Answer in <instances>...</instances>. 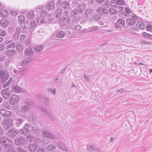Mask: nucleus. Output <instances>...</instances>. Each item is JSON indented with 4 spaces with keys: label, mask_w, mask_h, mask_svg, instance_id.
Returning a JSON list of instances; mask_svg holds the SVG:
<instances>
[{
    "label": "nucleus",
    "mask_w": 152,
    "mask_h": 152,
    "mask_svg": "<svg viewBox=\"0 0 152 152\" xmlns=\"http://www.w3.org/2000/svg\"><path fill=\"white\" fill-rule=\"evenodd\" d=\"M0 143L6 149V152H17L13 147L12 141L10 139L0 137Z\"/></svg>",
    "instance_id": "f257e3e1"
},
{
    "label": "nucleus",
    "mask_w": 152,
    "mask_h": 152,
    "mask_svg": "<svg viewBox=\"0 0 152 152\" xmlns=\"http://www.w3.org/2000/svg\"><path fill=\"white\" fill-rule=\"evenodd\" d=\"M59 20L60 24L63 26H65L69 23L71 19L69 17L67 11H65L63 12L62 16L59 18Z\"/></svg>",
    "instance_id": "f03ea898"
},
{
    "label": "nucleus",
    "mask_w": 152,
    "mask_h": 152,
    "mask_svg": "<svg viewBox=\"0 0 152 152\" xmlns=\"http://www.w3.org/2000/svg\"><path fill=\"white\" fill-rule=\"evenodd\" d=\"M56 4H59L60 6L64 10H66L70 8V4L69 2L67 1L63 0H58L56 2Z\"/></svg>",
    "instance_id": "7ed1b4c3"
},
{
    "label": "nucleus",
    "mask_w": 152,
    "mask_h": 152,
    "mask_svg": "<svg viewBox=\"0 0 152 152\" xmlns=\"http://www.w3.org/2000/svg\"><path fill=\"white\" fill-rule=\"evenodd\" d=\"M30 107L26 105L21 106L17 109V113L18 115H20L22 113H25L30 110Z\"/></svg>",
    "instance_id": "20e7f679"
},
{
    "label": "nucleus",
    "mask_w": 152,
    "mask_h": 152,
    "mask_svg": "<svg viewBox=\"0 0 152 152\" xmlns=\"http://www.w3.org/2000/svg\"><path fill=\"white\" fill-rule=\"evenodd\" d=\"M3 122L4 128L5 130L9 129L12 124V121L11 119L4 120Z\"/></svg>",
    "instance_id": "39448f33"
},
{
    "label": "nucleus",
    "mask_w": 152,
    "mask_h": 152,
    "mask_svg": "<svg viewBox=\"0 0 152 152\" xmlns=\"http://www.w3.org/2000/svg\"><path fill=\"white\" fill-rule=\"evenodd\" d=\"M20 100L19 96L16 94L12 95L9 99L10 103L11 105H14L17 103Z\"/></svg>",
    "instance_id": "423d86ee"
},
{
    "label": "nucleus",
    "mask_w": 152,
    "mask_h": 152,
    "mask_svg": "<svg viewBox=\"0 0 152 152\" xmlns=\"http://www.w3.org/2000/svg\"><path fill=\"white\" fill-rule=\"evenodd\" d=\"M1 94L3 98L5 99H7L11 94V92L9 88L2 90L1 91Z\"/></svg>",
    "instance_id": "0eeeda50"
},
{
    "label": "nucleus",
    "mask_w": 152,
    "mask_h": 152,
    "mask_svg": "<svg viewBox=\"0 0 152 152\" xmlns=\"http://www.w3.org/2000/svg\"><path fill=\"white\" fill-rule=\"evenodd\" d=\"M39 109L41 110V112H43L49 118L53 120H54L55 118L53 115L48 111L47 109L42 107H40Z\"/></svg>",
    "instance_id": "6e6552de"
},
{
    "label": "nucleus",
    "mask_w": 152,
    "mask_h": 152,
    "mask_svg": "<svg viewBox=\"0 0 152 152\" xmlns=\"http://www.w3.org/2000/svg\"><path fill=\"white\" fill-rule=\"evenodd\" d=\"M26 142V140L23 137H20L16 139L15 141V144L17 145H24Z\"/></svg>",
    "instance_id": "1a4fd4ad"
},
{
    "label": "nucleus",
    "mask_w": 152,
    "mask_h": 152,
    "mask_svg": "<svg viewBox=\"0 0 152 152\" xmlns=\"http://www.w3.org/2000/svg\"><path fill=\"white\" fill-rule=\"evenodd\" d=\"M19 133L18 130L14 128L10 129L7 132V134L11 138H13L15 137Z\"/></svg>",
    "instance_id": "9d476101"
},
{
    "label": "nucleus",
    "mask_w": 152,
    "mask_h": 152,
    "mask_svg": "<svg viewBox=\"0 0 152 152\" xmlns=\"http://www.w3.org/2000/svg\"><path fill=\"white\" fill-rule=\"evenodd\" d=\"M9 77L8 74L6 71H0V78L2 79V82H5Z\"/></svg>",
    "instance_id": "9b49d317"
},
{
    "label": "nucleus",
    "mask_w": 152,
    "mask_h": 152,
    "mask_svg": "<svg viewBox=\"0 0 152 152\" xmlns=\"http://www.w3.org/2000/svg\"><path fill=\"white\" fill-rule=\"evenodd\" d=\"M1 115L5 118H9L11 117L12 115V112L7 111L4 109H1L0 110Z\"/></svg>",
    "instance_id": "f8f14e48"
},
{
    "label": "nucleus",
    "mask_w": 152,
    "mask_h": 152,
    "mask_svg": "<svg viewBox=\"0 0 152 152\" xmlns=\"http://www.w3.org/2000/svg\"><path fill=\"white\" fill-rule=\"evenodd\" d=\"M34 51L31 48L29 47L26 48L24 50V54L25 56H31L34 54Z\"/></svg>",
    "instance_id": "ddd939ff"
},
{
    "label": "nucleus",
    "mask_w": 152,
    "mask_h": 152,
    "mask_svg": "<svg viewBox=\"0 0 152 152\" xmlns=\"http://www.w3.org/2000/svg\"><path fill=\"white\" fill-rule=\"evenodd\" d=\"M42 133L46 137L51 139H53L55 138V136L51 132L47 130H44L42 132Z\"/></svg>",
    "instance_id": "4468645a"
},
{
    "label": "nucleus",
    "mask_w": 152,
    "mask_h": 152,
    "mask_svg": "<svg viewBox=\"0 0 152 152\" xmlns=\"http://www.w3.org/2000/svg\"><path fill=\"white\" fill-rule=\"evenodd\" d=\"M55 7V2L53 1H48L46 5V8L49 11L53 10Z\"/></svg>",
    "instance_id": "2eb2a0df"
},
{
    "label": "nucleus",
    "mask_w": 152,
    "mask_h": 152,
    "mask_svg": "<svg viewBox=\"0 0 152 152\" xmlns=\"http://www.w3.org/2000/svg\"><path fill=\"white\" fill-rule=\"evenodd\" d=\"M14 121L16 126L19 127L23 123L24 120L21 118H16L15 119Z\"/></svg>",
    "instance_id": "dca6fc26"
},
{
    "label": "nucleus",
    "mask_w": 152,
    "mask_h": 152,
    "mask_svg": "<svg viewBox=\"0 0 152 152\" xmlns=\"http://www.w3.org/2000/svg\"><path fill=\"white\" fill-rule=\"evenodd\" d=\"M12 91L15 93L21 92L23 91V89L17 85H14L12 87Z\"/></svg>",
    "instance_id": "f3484780"
},
{
    "label": "nucleus",
    "mask_w": 152,
    "mask_h": 152,
    "mask_svg": "<svg viewBox=\"0 0 152 152\" xmlns=\"http://www.w3.org/2000/svg\"><path fill=\"white\" fill-rule=\"evenodd\" d=\"M23 128L29 132H32L34 130V127L28 123L26 124Z\"/></svg>",
    "instance_id": "a211bd4d"
},
{
    "label": "nucleus",
    "mask_w": 152,
    "mask_h": 152,
    "mask_svg": "<svg viewBox=\"0 0 152 152\" xmlns=\"http://www.w3.org/2000/svg\"><path fill=\"white\" fill-rule=\"evenodd\" d=\"M99 29V27L97 26H92L88 28L85 29V32H90L98 30Z\"/></svg>",
    "instance_id": "6ab92c4d"
},
{
    "label": "nucleus",
    "mask_w": 152,
    "mask_h": 152,
    "mask_svg": "<svg viewBox=\"0 0 152 152\" xmlns=\"http://www.w3.org/2000/svg\"><path fill=\"white\" fill-rule=\"evenodd\" d=\"M16 53V52L14 50H10L5 51L6 54L9 57L13 56Z\"/></svg>",
    "instance_id": "aec40b11"
},
{
    "label": "nucleus",
    "mask_w": 152,
    "mask_h": 152,
    "mask_svg": "<svg viewBox=\"0 0 152 152\" xmlns=\"http://www.w3.org/2000/svg\"><path fill=\"white\" fill-rule=\"evenodd\" d=\"M33 58L31 57H28L23 59L22 62V65L24 66L30 63L32 60Z\"/></svg>",
    "instance_id": "412c9836"
},
{
    "label": "nucleus",
    "mask_w": 152,
    "mask_h": 152,
    "mask_svg": "<svg viewBox=\"0 0 152 152\" xmlns=\"http://www.w3.org/2000/svg\"><path fill=\"white\" fill-rule=\"evenodd\" d=\"M126 23L127 25L129 26H132L135 24V20L134 19L129 18L126 20Z\"/></svg>",
    "instance_id": "4be33fe9"
},
{
    "label": "nucleus",
    "mask_w": 152,
    "mask_h": 152,
    "mask_svg": "<svg viewBox=\"0 0 152 152\" xmlns=\"http://www.w3.org/2000/svg\"><path fill=\"white\" fill-rule=\"evenodd\" d=\"M65 35V32L61 30L57 31L56 33V36L57 37L59 38H62Z\"/></svg>",
    "instance_id": "5701e85b"
},
{
    "label": "nucleus",
    "mask_w": 152,
    "mask_h": 152,
    "mask_svg": "<svg viewBox=\"0 0 152 152\" xmlns=\"http://www.w3.org/2000/svg\"><path fill=\"white\" fill-rule=\"evenodd\" d=\"M125 12H121V14L127 17H129V14L132 12L130 9L128 7L125 8Z\"/></svg>",
    "instance_id": "b1692460"
},
{
    "label": "nucleus",
    "mask_w": 152,
    "mask_h": 152,
    "mask_svg": "<svg viewBox=\"0 0 152 152\" xmlns=\"http://www.w3.org/2000/svg\"><path fill=\"white\" fill-rule=\"evenodd\" d=\"M38 147L39 146L36 144H30L29 146L28 150L31 152H34Z\"/></svg>",
    "instance_id": "393cba45"
},
{
    "label": "nucleus",
    "mask_w": 152,
    "mask_h": 152,
    "mask_svg": "<svg viewBox=\"0 0 152 152\" xmlns=\"http://www.w3.org/2000/svg\"><path fill=\"white\" fill-rule=\"evenodd\" d=\"M62 12L63 10L62 9H57L55 12L54 16L56 18H58L61 16Z\"/></svg>",
    "instance_id": "a878e982"
},
{
    "label": "nucleus",
    "mask_w": 152,
    "mask_h": 152,
    "mask_svg": "<svg viewBox=\"0 0 152 152\" xmlns=\"http://www.w3.org/2000/svg\"><path fill=\"white\" fill-rule=\"evenodd\" d=\"M97 12H98L100 13L103 14H108L109 13L108 10L107 9L103 7H100L97 10Z\"/></svg>",
    "instance_id": "bb28decb"
},
{
    "label": "nucleus",
    "mask_w": 152,
    "mask_h": 152,
    "mask_svg": "<svg viewBox=\"0 0 152 152\" xmlns=\"http://www.w3.org/2000/svg\"><path fill=\"white\" fill-rule=\"evenodd\" d=\"M43 45H37L34 47L35 51L37 53H39L43 49Z\"/></svg>",
    "instance_id": "cd10ccee"
},
{
    "label": "nucleus",
    "mask_w": 152,
    "mask_h": 152,
    "mask_svg": "<svg viewBox=\"0 0 152 152\" xmlns=\"http://www.w3.org/2000/svg\"><path fill=\"white\" fill-rule=\"evenodd\" d=\"M34 11H31L27 14L26 15L27 20H30L33 19L34 17Z\"/></svg>",
    "instance_id": "c85d7f7f"
},
{
    "label": "nucleus",
    "mask_w": 152,
    "mask_h": 152,
    "mask_svg": "<svg viewBox=\"0 0 152 152\" xmlns=\"http://www.w3.org/2000/svg\"><path fill=\"white\" fill-rule=\"evenodd\" d=\"M37 119L36 116L34 113H32L30 115L29 118V122H32L33 121H36Z\"/></svg>",
    "instance_id": "c756f323"
},
{
    "label": "nucleus",
    "mask_w": 152,
    "mask_h": 152,
    "mask_svg": "<svg viewBox=\"0 0 152 152\" xmlns=\"http://www.w3.org/2000/svg\"><path fill=\"white\" fill-rule=\"evenodd\" d=\"M25 104L27 106H30L34 104L33 100L31 98H27L25 101Z\"/></svg>",
    "instance_id": "7c9ffc66"
},
{
    "label": "nucleus",
    "mask_w": 152,
    "mask_h": 152,
    "mask_svg": "<svg viewBox=\"0 0 152 152\" xmlns=\"http://www.w3.org/2000/svg\"><path fill=\"white\" fill-rule=\"evenodd\" d=\"M136 25L138 28L142 30L144 29L145 28L144 23L141 21H139L137 22Z\"/></svg>",
    "instance_id": "2f4dec72"
},
{
    "label": "nucleus",
    "mask_w": 152,
    "mask_h": 152,
    "mask_svg": "<svg viewBox=\"0 0 152 152\" xmlns=\"http://www.w3.org/2000/svg\"><path fill=\"white\" fill-rule=\"evenodd\" d=\"M19 132L20 134H22L24 136H28L29 134V132L23 128L20 129Z\"/></svg>",
    "instance_id": "473e14b6"
},
{
    "label": "nucleus",
    "mask_w": 152,
    "mask_h": 152,
    "mask_svg": "<svg viewBox=\"0 0 152 152\" xmlns=\"http://www.w3.org/2000/svg\"><path fill=\"white\" fill-rule=\"evenodd\" d=\"M86 8V6L83 4L79 5L77 7L78 10L81 13L83 12Z\"/></svg>",
    "instance_id": "72a5a7b5"
},
{
    "label": "nucleus",
    "mask_w": 152,
    "mask_h": 152,
    "mask_svg": "<svg viewBox=\"0 0 152 152\" xmlns=\"http://www.w3.org/2000/svg\"><path fill=\"white\" fill-rule=\"evenodd\" d=\"M55 145L50 144L48 145L46 147L47 149L49 151H53L56 149Z\"/></svg>",
    "instance_id": "f704fd0d"
},
{
    "label": "nucleus",
    "mask_w": 152,
    "mask_h": 152,
    "mask_svg": "<svg viewBox=\"0 0 152 152\" xmlns=\"http://www.w3.org/2000/svg\"><path fill=\"white\" fill-rule=\"evenodd\" d=\"M53 17L52 15L48 14L47 16L46 23H50L53 21Z\"/></svg>",
    "instance_id": "c9c22d12"
},
{
    "label": "nucleus",
    "mask_w": 152,
    "mask_h": 152,
    "mask_svg": "<svg viewBox=\"0 0 152 152\" xmlns=\"http://www.w3.org/2000/svg\"><path fill=\"white\" fill-rule=\"evenodd\" d=\"M96 148L93 145L87 146L86 148V150L88 152H91L95 151Z\"/></svg>",
    "instance_id": "e433bc0d"
},
{
    "label": "nucleus",
    "mask_w": 152,
    "mask_h": 152,
    "mask_svg": "<svg viewBox=\"0 0 152 152\" xmlns=\"http://www.w3.org/2000/svg\"><path fill=\"white\" fill-rule=\"evenodd\" d=\"M117 22L120 25H121L122 26L124 27L125 25V23L124 20L121 18H118L117 21Z\"/></svg>",
    "instance_id": "4c0bfd02"
},
{
    "label": "nucleus",
    "mask_w": 152,
    "mask_h": 152,
    "mask_svg": "<svg viewBox=\"0 0 152 152\" xmlns=\"http://www.w3.org/2000/svg\"><path fill=\"white\" fill-rule=\"evenodd\" d=\"M8 22L5 20H3L1 21L0 24L1 26L3 28H5L8 25Z\"/></svg>",
    "instance_id": "58836bf2"
},
{
    "label": "nucleus",
    "mask_w": 152,
    "mask_h": 152,
    "mask_svg": "<svg viewBox=\"0 0 152 152\" xmlns=\"http://www.w3.org/2000/svg\"><path fill=\"white\" fill-rule=\"evenodd\" d=\"M93 11L90 9L86 10L85 11L86 15V17L90 16L92 14Z\"/></svg>",
    "instance_id": "ea45409f"
},
{
    "label": "nucleus",
    "mask_w": 152,
    "mask_h": 152,
    "mask_svg": "<svg viewBox=\"0 0 152 152\" xmlns=\"http://www.w3.org/2000/svg\"><path fill=\"white\" fill-rule=\"evenodd\" d=\"M78 11L77 9H74L72 11L70 15L72 17H76L78 15Z\"/></svg>",
    "instance_id": "a19ab883"
},
{
    "label": "nucleus",
    "mask_w": 152,
    "mask_h": 152,
    "mask_svg": "<svg viewBox=\"0 0 152 152\" xmlns=\"http://www.w3.org/2000/svg\"><path fill=\"white\" fill-rule=\"evenodd\" d=\"M108 11L110 15H115L118 12L116 10L112 8L109 9L108 10Z\"/></svg>",
    "instance_id": "79ce46f5"
},
{
    "label": "nucleus",
    "mask_w": 152,
    "mask_h": 152,
    "mask_svg": "<svg viewBox=\"0 0 152 152\" xmlns=\"http://www.w3.org/2000/svg\"><path fill=\"white\" fill-rule=\"evenodd\" d=\"M18 20L19 22H24L25 20V16L23 15H22L18 17Z\"/></svg>",
    "instance_id": "37998d69"
},
{
    "label": "nucleus",
    "mask_w": 152,
    "mask_h": 152,
    "mask_svg": "<svg viewBox=\"0 0 152 152\" xmlns=\"http://www.w3.org/2000/svg\"><path fill=\"white\" fill-rule=\"evenodd\" d=\"M142 35L143 37L151 39V37L152 36L151 34L147 33L145 32H143L142 34Z\"/></svg>",
    "instance_id": "c03bdc74"
},
{
    "label": "nucleus",
    "mask_w": 152,
    "mask_h": 152,
    "mask_svg": "<svg viewBox=\"0 0 152 152\" xmlns=\"http://www.w3.org/2000/svg\"><path fill=\"white\" fill-rule=\"evenodd\" d=\"M12 78H10L9 80L3 85V87L4 88L7 87L12 82Z\"/></svg>",
    "instance_id": "a18cd8bd"
},
{
    "label": "nucleus",
    "mask_w": 152,
    "mask_h": 152,
    "mask_svg": "<svg viewBox=\"0 0 152 152\" xmlns=\"http://www.w3.org/2000/svg\"><path fill=\"white\" fill-rule=\"evenodd\" d=\"M57 144L58 147L61 149L63 148V147L65 146V145L64 143L61 141L58 142H57Z\"/></svg>",
    "instance_id": "49530a36"
},
{
    "label": "nucleus",
    "mask_w": 152,
    "mask_h": 152,
    "mask_svg": "<svg viewBox=\"0 0 152 152\" xmlns=\"http://www.w3.org/2000/svg\"><path fill=\"white\" fill-rule=\"evenodd\" d=\"M26 67H23L20 70L19 73L21 75H24L26 72Z\"/></svg>",
    "instance_id": "de8ad7c7"
},
{
    "label": "nucleus",
    "mask_w": 152,
    "mask_h": 152,
    "mask_svg": "<svg viewBox=\"0 0 152 152\" xmlns=\"http://www.w3.org/2000/svg\"><path fill=\"white\" fill-rule=\"evenodd\" d=\"M28 23V22H26V21L21 23L20 24V27L23 29L26 28Z\"/></svg>",
    "instance_id": "09e8293b"
},
{
    "label": "nucleus",
    "mask_w": 152,
    "mask_h": 152,
    "mask_svg": "<svg viewBox=\"0 0 152 152\" xmlns=\"http://www.w3.org/2000/svg\"><path fill=\"white\" fill-rule=\"evenodd\" d=\"M15 43H13L11 44H9L6 47V49L9 48H12L15 47Z\"/></svg>",
    "instance_id": "8fccbe9b"
},
{
    "label": "nucleus",
    "mask_w": 152,
    "mask_h": 152,
    "mask_svg": "<svg viewBox=\"0 0 152 152\" xmlns=\"http://www.w3.org/2000/svg\"><path fill=\"white\" fill-rule=\"evenodd\" d=\"M104 5L107 8H108L110 7V4L109 0H106Z\"/></svg>",
    "instance_id": "3c124183"
},
{
    "label": "nucleus",
    "mask_w": 152,
    "mask_h": 152,
    "mask_svg": "<svg viewBox=\"0 0 152 152\" xmlns=\"http://www.w3.org/2000/svg\"><path fill=\"white\" fill-rule=\"evenodd\" d=\"M46 11L45 10H42L40 12V15L41 18L45 17V16H46Z\"/></svg>",
    "instance_id": "603ef678"
},
{
    "label": "nucleus",
    "mask_w": 152,
    "mask_h": 152,
    "mask_svg": "<svg viewBox=\"0 0 152 152\" xmlns=\"http://www.w3.org/2000/svg\"><path fill=\"white\" fill-rule=\"evenodd\" d=\"M44 101L46 105L49 106V99L48 97H45L44 99Z\"/></svg>",
    "instance_id": "864d4df0"
},
{
    "label": "nucleus",
    "mask_w": 152,
    "mask_h": 152,
    "mask_svg": "<svg viewBox=\"0 0 152 152\" xmlns=\"http://www.w3.org/2000/svg\"><path fill=\"white\" fill-rule=\"evenodd\" d=\"M115 3L119 5H124V2L122 0H115Z\"/></svg>",
    "instance_id": "5fc2aeb1"
},
{
    "label": "nucleus",
    "mask_w": 152,
    "mask_h": 152,
    "mask_svg": "<svg viewBox=\"0 0 152 152\" xmlns=\"http://www.w3.org/2000/svg\"><path fill=\"white\" fill-rule=\"evenodd\" d=\"M6 32L4 30H2L0 27V36H4L6 35Z\"/></svg>",
    "instance_id": "6e6d98bb"
},
{
    "label": "nucleus",
    "mask_w": 152,
    "mask_h": 152,
    "mask_svg": "<svg viewBox=\"0 0 152 152\" xmlns=\"http://www.w3.org/2000/svg\"><path fill=\"white\" fill-rule=\"evenodd\" d=\"M146 28L147 31H152V25L150 24H148L146 26Z\"/></svg>",
    "instance_id": "4d7b16f0"
},
{
    "label": "nucleus",
    "mask_w": 152,
    "mask_h": 152,
    "mask_svg": "<svg viewBox=\"0 0 152 152\" xmlns=\"http://www.w3.org/2000/svg\"><path fill=\"white\" fill-rule=\"evenodd\" d=\"M43 8V7L42 6H39L37 7L36 8L35 12H40L41 10H42Z\"/></svg>",
    "instance_id": "13d9d810"
},
{
    "label": "nucleus",
    "mask_w": 152,
    "mask_h": 152,
    "mask_svg": "<svg viewBox=\"0 0 152 152\" xmlns=\"http://www.w3.org/2000/svg\"><path fill=\"white\" fill-rule=\"evenodd\" d=\"M81 26L80 25H77L74 26V30L75 31H80L81 29Z\"/></svg>",
    "instance_id": "bf43d9fd"
},
{
    "label": "nucleus",
    "mask_w": 152,
    "mask_h": 152,
    "mask_svg": "<svg viewBox=\"0 0 152 152\" xmlns=\"http://www.w3.org/2000/svg\"><path fill=\"white\" fill-rule=\"evenodd\" d=\"M16 48L19 51H21L23 50V47L18 44L16 46Z\"/></svg>",
    "instance_id": "052dcab7"
},
{
    "label": "nucleus",
    "mask_w": 152,
    "mask_h": 152,
    "mask_svg": "<svg viewBox=\"0 0 152 152\" xmlns=\"http://www.w3.org/2000/svg\"><path fill=\"white\" fill-rule=\"evenodd\" d=\"M79 22L78 20L77 19V18L75 17L72 19V23L73 24H75L78 23Z\"/></svg>",
    "instance_id": "680f3d73"
},
{
    "label": "nucleus",
    "mask_w": 152,
    "mask_h": 152,
    "mask_svg": "<svg viewBox=\"0 0 152 152\" xmlns=\"http://www.w3.org/2000/svg\"><path fill=\"white\" fill-rule=\"evenodd\" d=\"M13 43L12 40H6L3 42V44L2 45L4 44V45H6Z\"/></svg>",
    "instance_id": "e2e57ef3"
},
{
    "label": "nucleus",
    "mask_w": 152,
    "mask_h": 152,
    "mask_svg": "<svg viewBox=\"0 0 152 152\" xmlns=\"http://www.w3.org/2000/svg\"><path fill=\"white\" fill-rule=\"evenodd\" d=\"M32 131H33L34 133H35V134L37 135L38 134L39 132V129L37 128H34V130Z\"/></svg>",
    "instance_id": "0e129e2a"
},
{
    "label": "nucleus",
    "mask_w": 152,
    "mask_h": 152,
    "mask_svg": "<svg viewBox=\"0 0 152 152\" xmlns=\"http://www.w3.org/2000/svg\"><path fill=\"white\" fill-rule=\"evenodd\" d=\"M30 25L31 28H34L35 27L36 24L35 21L34 20L31 21L30 22Z\"/></svg>",
    "instance_id": "69168bd1"
},
{
    "label": "nucleus",
    "mask_w": 152,
    "mask_h": 152,
    "mask_svg": "<svg viewBox=\"0 0 152 152\" xmlns=\"http://www.w3.org/2000/svg\"><path fill=\"white\" fill-rule=\"evenodd\" d=\"M18 12L17 10H12L11 11V14L14 16H16L18 14Z\"/></svg>",
    "instance_id": "338daca9"
},
{
    "label": "nucleus",
    "mask_w": 152,
    "mask_h": 152,
    "mask_svg": "<svg viewBox=\"0 0 152 152\" xmlns=\"http://www.w3.org/2000/svg\"><path fill=\"white\" fill-rule=\"evenodd\" d=\"M27 140L28 142H30L33 139V136L32 135H29L27 137Z\"/></svg>",
    "instance_id": "774afa93"
}]
</instances>
